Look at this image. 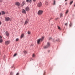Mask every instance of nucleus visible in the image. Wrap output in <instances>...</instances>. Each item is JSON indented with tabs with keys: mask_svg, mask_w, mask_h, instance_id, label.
I'll return each mask as SVG.
<instances>
[{
	"mask_svg": "<svg viewBox=\"0 0 75 75\" xmlns=\"http://www.w3.org/2000/svg\"><path fill=\"white\" fill-rule=\"evenodd\" d=\"M1 12H0V15H1Z\"/></svg>",
	"mask_w": 75,
	"mask_h": 75,
	"instance_id": "obj_38",
	"label": "nucleus"
},
{
	"mask_svg": "<svg viewBox=\"0 0 75 75\" xmlns=\"http://www.w3.org/2000/svg\"><path fill=\"white\" fill-rule=\"evenodd\" d=\"M50 42H47V46H45L44 47V48H47L48 47H50Z\"/></svg>",
	"mask_w": 75,
	"mask_h": 75,
	"instance_id": "obj_5",
	"label": "nucleus"
},
{
	"mask_svg": "<svg viewBox=\"0 0 75 75\" xmlns=\"http://www.w3.org/2000/svg\"><path fill=\"white\" fill-rule=\"evenodd\" d=\"M65 4L66 5H67V3H66Z\"/></svg>",
	"mask_w": 75,
	"mask_h": 75,
	"instance_id": "obj_41",
	"label": "nucleus"
},
{
	"mask_svg": "<svg viewBox=\"0 0 75 75\" xmlns=\"http://www.w3.org/2000/svg\"><path fill=\"white\" fill-rule=\"evenodd\" d=\"M67 25H68V23H66L65 24V25H66V26H67Z\"/></svg>",
	"mask_w": 75,
	"mask_h": 75,
	"instance_id": "obj_30",
	"label": "nucleus"
},
{
	"mask_svg": "<svg viewBox=\"0 0 75 75\" xmlns=\"http://www.w3.org/2000/svg\"><path fill=\"white\" fill-rule=\"evenodd\" d=\"M68 0H65V1H67Z\"/></svg>",
	"mask_w": 75,
	"mask_h": 75,
	"instance_id": "obj_40",
	"label": "nucleus"
},
{
	"mask_svg": "<svg viewBox=\"0 0 75 75\" xmlns=\"http://www.w3.org/2000/svg\"><path fill=\"white\" fill-rule=\"evenodd\" d=\"M33 57H35V54H33L32 55Z\"/></svg>",
	"mask_w": 75,
	"mask_h": 75,
	"instance_id": "obj_28",
	"label": "nucleus"
},
{
	"mask_svg": "<svg viewBox=\"0 0 75 75\" xmlns=\"http://www.w3.org/2000/svg\"><path fill=\"white\" fill-rule=\"evenodd\" d=\"M30 32L29 31L28 32V34L30 35Z\"/></svg>",
	"mask_w": 75,
	"mask_h": 75,
	"instance_id": "obj_23",
	"label": "nucleus"
},
{
	"mask_svg": "<svg viewBox=\"0 0 75 75\" xmlns=\"http://www.w3.org/2000/svg\"><path fill=\"white\" fill-rule=\"evenodd\" d=\"M52 39V38H49V39L50 40H51Z\"/></svg>",
	"mask_w": 75,
	"mask_h": 75,
	"instance_id": "obj_33",
	"label": "nucleus"
},
{
	"mask_svg": "<svg viewBox=\"0 0 75 75\" xmlns=\"http://www.w3.org/2000/svg\"><path fill=\"white\" fill-rule=\"evenodd\" d=\"M1 38H2V37H1V36H0V39Z\"/></svg>",
	"mask_w": 75,
	"mask_h": 75,
	"instance_id": "obj_37",
	"label": "nucleus"
},
{
	"mask_svg": "<svg viewBox=\"0 0 75 75\" xmlns=\"http://www.w3.org/2000/svg\"><path fill=\"white\" fill-rule=\"evenodd\" d=\"M10 75H13V73L12 72H11L10 73Z\"/></svg>",
	"mask_w": 75,
	"mask_h": 75,
	"instance_id": "obj_26",
	"label": "nucleus"
},
{
	"mask_svg": "<svg viewBox=\"0 0 75 75\" xmlns=\"http://www.w3.org/2000/svg\"><path fill=\"white\" fill-rule=\"evenodd\" d=\"M28 19H26L24 25H25V24H28Z\"/></svg>",
	"mask_w": 75,
	"mask_h": 75,
	"instance_id": "obj_9",
	"label": "nucleus"
},
{
	"mask_svg": "<svg viewBox=\"0 0 75 75\" xmlns=\"http://www.w3.org/2000/svg\"><path fill=\"white\" fill-rule=\"evenodd\" d=\"M74 7H75V4H74Z\"/></svg>",
	"mask_w": 75,
	"mask_h": 75,
	"instance_id": "obj_42",
	"label": "nucleus"
},
{
	"mask_svg": "<svg viewBox=\"0 0 75 75\" xmlns=\"http://www.w3.org/2000/svg\"><path fill=\"white\" fill-rule=\"evenodd\" d=\"M72 3H73V1H71L70 3V5H71V4H72Z\"/></svg>",
	"mask_w": 75,
	"mask_h": 75,
	"instance_id": "obj_20",
	"label": "nucleus"
},
{
	"mask_svg": "<svg viewBox=\"0 0 75 75\" xmlns=\"http://www.w3.org/2000/svg\"><path fill=\"white\" fill-rule=\"evenodd\" d=\"M58 18H56V20H57V19H58Z\"/></svg>",
	"mask_w": 75,
	"mask_h": 75,
	"instance_id": "obj_39",
	"label": "nucleus"
},
{
	"mask_svg": "<svg viewBox=\"0 0 75 75\" xmlns=\"http://www.w3.org/2000/svg\"><path fill=\"white\" fill-rule=\"evenodd\" d=\"M25 10L27 11H30V8L28 7H27L25 8Z\"/></svg>",
	"mask_w": 75,
	"mask_h": 75,
	"instance_id": "obj_8",
	"label": "nucleus"
},
{
	"mask_svg": "<svg viewBox=\"0 0 75 75\" xmlns=\"http://www.w3.org/2000/svg\"><path fill=\"white\" fill-rule=\"evenodd\" d=\"M16 6H18L20 5V3H19L18 2H16Z\"/></svg>",
	"mask_w": 75,
	"mask_h": 75,
	"instance_id": "obj_11",
	"label": "nucleus"
},
{
	"mask_svg": "<svg viewBox=\"0 0 75 75\" xmlns=\"http://www.w3.org/2000/svg\"><path fill=\"white\" fill-rule=\"evenodd\" d=\"M1 13H2V15H4V14H6V12H5V11H1Z\"/></svg>",
	"mask_w": 75,
	"mask_h": 75,
	"instance_id": "obj_12",
	"label": "nucleus"
},
{
	"mask_svg": "<svg viewBox=\"0 0 75 75\" xmlns=\"http://www.w3.org/2000/svg\"><path fill=\"white\" fill-rule=\"evenodd\" d=\"M72 23H71L69 25V26L71 27V26H72Z\"/></svg>",
	"mask_w": 75,
	"mask_h": 75,
	"instance_id": "obj_19",
	"label": "nucleus"
},
{
	"mask_svg": "<svg viewBox=\"0 0 75 75\" xmlns=\"http://www.w3.org/2000/svg\"><path fill=\"white\" fill-rule=\"evenodd\" d=\"M10 43V40H6L5 42V44L6 45H7Z\"/></svg>",
	"mask_w": 75,
	"mask_h": 75,
	"instance_id": "obj_4",
	"label": "nucleus"
},
{
	"mask_svg": "<svg viewBox=\"0 0 75 75\" xmlns=\"http://www.w3.org/2000/svg\"><path fill=\"white\" fill-rule=\"evenodd\" d=\"M44 37H42L41 38L38 39L37 40V43L38 44H40V43L42 42V41L44 40Z\"/></svg>",
	"mask_w": 75,
	"mask_h": 75,
	"instance_id": "obj_1",
	"label": "nucleus"
},
{
	"mask_svg": "<svg viewBox=\"0 0 75 75\" xmlns=\"http://www.w3.org/2000/svg\"><path fill=\"white\" fill-rule=\"evenodd\" d=\"M68 13V10H67L66 12V14H67Z\"/></svg>",
	"mask_w": 75,
	"mask_h": 75,
	"instance_id": "obj_27",
	"label": "nucleus"
},
{
	"mask_svg": "<svg viewBox=\"0 0 75 75\" xmlns=\"http://www.w3.org/2000/svg\"><path fill=\"white\" fill-rule=\"evenodd\" d=\"M19 40V39L18 38H17L16 39V41H18Z\"/></svg>",
	"mask_w": 75,
	"mask_h": 75,
	"instance_id": "obj_25",
	"label": "nucleus"
},
{
	"mask_svg": "<svg viewBox=\"0 0 75 75\" xmlns=\"http://www.w3.org/2000/svg\"><path fill=\"white\" fill-rule=\"evenodd\" d=\"M10 20V18L9 17H7L5 18V21H8Z\"/></svg>",
	"mask_w": 75,
	"mask_h": 75,
	"instance_id": "obj_7",
	"label": "nucleus"
},
{
	"mask_svg": "<svg viewBox=\"0 0 75 75\" xmlns=\"http://www.w3.org/2000/svg\"><path fill=\"white\" fill-rule=\"evenodd\" d=\"M26 2H28V3H29V0H26Z\"/></svg>",
	"mask_w": 75,
	"mask_h": 75,
	"instance_id": "obj_31",
	"label": "nucleus"
},
{
	"mask_svg": "<svg viewBox=\"0 0 75 75\" xmlns=\"http://www.w3.org/2000/svg\"><path fill=\"white\" fill-rule=\"evenodd\" d=\"M32 2V0H29V3H31Z\"/></svg>",
	"mask_w": 75,
	"mask_h": 75,
	"instance_id": "obj_22",
	"label": "nucleus"
},
{
	"mask_svg": "<svg viewBox=\"0 0 75 75\" xmlns=\"http://www.w3.org/2000/svg\"><path fill=\"white\" fill-rule=\"evenodd\" d=\"M59 30H61V28L59 26H57Z\"/></svg>",
	"mask_w": 75,
	"mask_h": 75,
	"instance_id": "obj_15",
	"label": "nucleus"
},
{
	"mask_svg": "<svg viewBox=\"0 0 75 75\" xmlns=\"http://www.w3.org/2000/svg\"><path fill=\"white\" fill-rule=\"evenodd\" d=\"M3 1V0H0V3H1Z\"/></svg>",
	"mask_w": 75,
	"mask_h": 75,
	"instance_id": "obj_32",
	"label": "nucleus"
},
{
	"mask_svg": "<svg viewBox=\"0 0 75 75\" xmlns=\"http://www.w3.org/2000/svg\"><path fill=\"white\" fill-rule=\"evenodd\" d=\"M33 0V1H34V2H35V1H36V0Z\"/></svg>",
	"mask_w": 75,
	"mask_h": 75,
	"instance_id": "obj_34",
	"label": "nucleus"
},
{
	"mask_svg": "<svg viewBox=\"0 0 75 75\" xmlns=\"http://www.w3.org/2000/svg\"><path fill=\"white\" fill-rule=\"evenodd\" d=\"M43 11L40 10L38 11V14L39 16H41L43 13Z\"/></svg>",
	"mask_w": 75,
	"mask_h": 75,
	"instance_id": "obj_2",
	"label": "nucleus"
},
{
	"mask_svg": "<svg viewBox=\"0 0 75 75\" xmlns=\"http://www.w3.org/2000/svg\"><path fill=\"white\" fill-rule=\"evenodd\" d=\"M27 52L26 51H24V54H26Z\"/></svg>",
	"mask_w": 75,
	"mask_h": 75,
	"instance_id": "obj_24",
	"label": "nucleus"
},
{
	"mask_svg": "<svg viewBox=\"0 0 75 75\" xmlns=\"http://www.w3.org/2000/svg\"><path fill=\"white\" fill-rule=\"evenodd\" d=\"M1 22L0 21V25H1Z\"/></svg>",
	"mask_w": 75,
	"mask_h": 75,
	"instance_id": "obj_36",
	"label": "nucleus"
},
{
	"mask_svg": "<svg viewBox=\"0 0 75 75\" xmlns=\"http://www.w3.org/2000/svg\"><path fill=\"white\" fill-rule=\"evenodd\" d=\"M19 74V73H17V74L16 75H18Z\"/></svg>",
	"mask_w": 75,
	"mask_h": 75,
	"instance_id": "obj_35",
	"label": "nucleus"
},
{
	"mask_svg": "<svg viewBox=\"0 0 75 75\" xmlns=\"http://www.w3.org/2000/svg\"><path fill=\"white\" fill-rule=\"evenodd\" d=\"M45 4L46 5H48V1H46L45 2Z\"/></svg>",
	"mask_w": 75,
	"mask_h": 75,
	"instance_id": "obj_17",
	"label": "nucleus"
},
{
	"mask_svg": "<svg viewBox=\"0 0 75 75\" xmlns=\"http://www.w3.org/2000/svg\"><path fill=\"white\" fill-rule=\"evenodd\" d=\"M53 5H55V0H54L53 3Z\"/></svg>",
	"mask_w": 75,
	"mask_h": 75,
	"instance_id": "obj_16",
	"label": "nucleus"
},
{
	"mask_svg": "<svg viewBox=\"0 0 75 75\" xmlns=\"http://www.w3.org/2000/svg\"><path fill=\"white\" fill-rule=\"evenodd\" d=\"M3 42V40L0 39V43H1Z\"/></svg>",
	"mask_w": 75,
	"mask_h": 75,
	"instance_id": "obj_18",
	"label": "nucleus"
},
{
	"mask_svg": "<svg viewBox=\"0 0 75 75\" xmlns=\"http://www.w3.org/2000/svg\"><path fill=\"white\" fill-rule=\"evenodd\" d=\"M25 1H23L22 3V4H21V6H24V4H25Z\"/></svg>",
	"mask_w": 75,
	"mask_h": 75,
	"instance_id": "obj_13",
	"label": "nucleus"
},
{
	"mask_svg": "<svg viewBox=\"0 0 75 75\" xmlns=\"http://www.w3.org/2000/svg\"><path fill=\"white\" fill-rule=\"evenodd\" d=\"M17 55V53H15L13 55V57H16V55Z\"/></svg>",
	"mask_w": 75,
	"mask_h": 75,
	"instance_id": "obj_21",
	"label": "nucleus"
},
{
	"mask_svg": "<svg viewBox=\"0 0 75 75\" xmlns=\"http://www.w3.org/2000/svg\"><path fill=\"white\" fill-rule=\"evenodd\" d=\"M42 3L41 2H40L37 4V6L38 7H41L42 6Z\"/></svg>",
	"mask_w": 75,
	"mask_h": 75,
	"instance_id": "obj_3",
	"label": "nucleus"
},
{
	"mask_svg": "<svg viewBox=\"0 0 75 75\" xmlns=\"http://www.w3.org/2000/svg\"><path fill=\"white\" fill-rule=\"evenodd\" d=\"M62 15H63L62 14V13L60 14V17H62Z\"/></svg>",
	"mask_w": 75,
	"mask_h": 75,
	"instance_id": "obj_29",
	"label": "nucleus"
},
{
	"mask_svg": "<svg viewBox=\"0 0 75 75\" xmlns=\"http://www.w3.org/2000/svg\"><path fill=\"white\" fill-rule=\"evenodd\" d=\"M22 13L23 14H26V11L24 9H22Z\"/></svg>",
	"mask_w": 75,
	"mask_h": 75,
	"instance_id": "obj_6",
	"label": "nucleus"
},
{
	"mask_svg": "<svg viewBox=\"0 0 75 75\" xmlns=\"http://www.w3.org/2000/svg\"><path fill=\"white\" fill-rule=\"evenodd\" d=\"M5 34H6V35L7 36V37H8L9 36V34L8 33V32L7 31H6L5 33Z\"/></svg>",
	"mask_w": 75,
	"mask_h": 75,
	"instance_id": "obj_10",
	"label": "nucleus"
},
{
	"mask_svg": "<svg viewBox=\"0 0 75 75\" xmlns=\"http://www.w3.org/2000/svg\"><path fill=\"white\" fill-rule=\"evenodd\" d=\"M24 34L23 33L22 34L21 36V39L22 38H23V37H24Z\"/></svg>",
	"mask_w": 75,
	"mask_h": 75,
	"instance_id": "obj_14",
	"label": "nucleus"
}]
</instances>
